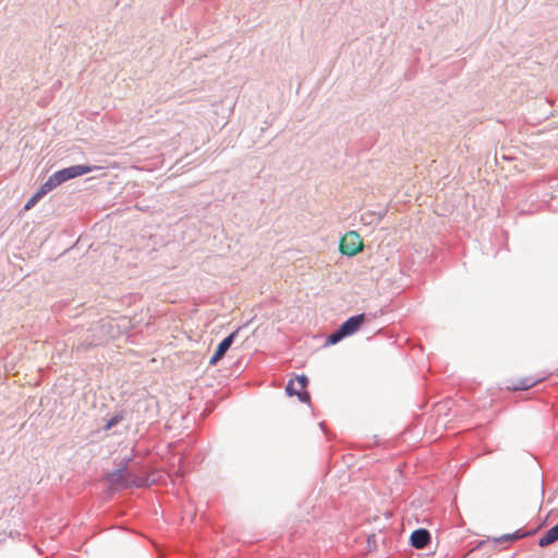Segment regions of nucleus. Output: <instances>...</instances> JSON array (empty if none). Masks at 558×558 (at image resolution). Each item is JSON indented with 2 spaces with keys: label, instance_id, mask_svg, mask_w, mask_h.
Returning <instances> with one entry per match:
<instances>
[{
  "label": "nucleus",
  "instance_id": "obj_1",
  "mask_svg": "<svg viewBox=\"0 0 558 558\" xmlns=\"http://www.w3.org/2000/svg\"><path fill=\"white\" fill-rule=\"evenodd\" d=\"M109 328L110 322L107 319H100L93 323L85 333L81 336L77 348L87 349L102 343L110 337Z\"/></svg>",
  "mask_w": 558,
  "mask_h": 558
},
{
  "label": "nucleus",
  "instance_id": "obj_2",
  "mask_svg": "<svg viewBox=\"0 0 558 558\" xmlns=\"http://www.w3.org/2000/svg\"><path fill=\"white\" fill-rule=\"evenodd\" d=\"M108 481L111 485L118 487L136 486L142 487L148 485L147 477L136 476L125 469H119L108 474Z\"/></svg>",
  "mask_w": 558,
  "mask_h": 558
},
{
  "label": "nucleus",
  "instance_id": "obj_3",
  "mask_svg": "<svg viewBox=\"0 0 558 558\" xmlns=\"http://www.w3.org/2000/svg\"><path fill=\"white\" fill-rule=\"evenodd\" d=\"M362 247L363 242L359 233L355 231H350L342 236L339 250L343 255L354 256L362 250Z\"/></svg>",
  "mask_w": 558,
  "mask_h": 558
},
{
  "label": "nucleus",
  "instance_id": "obj_4",
  "mask_svg": "<svg viewBox=\"0 0 558 558\" xmlns=\"http://www.w3.org/2000/svg\"><path fill=\"white\" fill-rule=\"evenodd\" d=\"M93 167L84 166V165H74L68 168H63L57 172H54L52 175L57 182L58 185H61L62 183L81 177L83 174H87L93 171Z\"/></svg>",
  "mask_w": 558,
  "mask_h": 558
},
{
  "label": "nucleus",
  "instance_id": "obj_5",
  "mask_svg": "<svg viewBox=\"0 0 558 558\" xmlns=\"http://www.w3.org/2000/svg\"><path fill=\"white\" fill-rule=\"evenodd\" d=\"M93 167L84 166V165H74L68 168H63L57 172H54L52 175L57 182L58 185H61L62 183L81 177L83 174H87L93 171Z\"/></svg>",
  "mask_w": 558,
  "mask_h": 558
},
{
  "label": "nucleus",
  "instance_id": "obj_6",
  "mask_svg": "<svg viewBox=\"0 0 558 558\" xmlns=\"http://www.w3.org/2000/svg\"><path fill=\"white\" fill-rule=\"evenodd\" d=\"M307 385L308 378L305 375H299L288 383L286 391L289 396H298L301 402H310V393L305 391Z\"/></svg>",
  "mask_w": 558,
  "mask_h": 558
},
{
  "label": "nucleus",
  "instance_id": "obj_7",
  "mask_svg": "<svg viewBox=\"0 0 558 558\" xmlns=\"http://www.w3.org/2000/svg\"><path fill=\"white\" fill-rule=\"evenodd\" d=\"M542 379L534 377L524 378H509L506 380L505 386L508 390H526L535 386Z\"/></svg>",
  "mask_w": 558,
  "mask_h": 558
},
{
  "label": "nucleus",
  "instance_id": "obj_8",
  "mask_svg": "<svg viewBox=\"0 0 558 558\" xmlns=\"http://www.w3.org/2000/svg\"><path fill=\"white\" fill-rule=\"evenodd\" d=\"M238 335V331H233L231 332L229 336H227L217 347L214 355L211 356L210 361H209V364L210 365H216L218 363V361H220L225 354L227 353V351L230 349V347L232 345V343L234 342V339Z\"/></svg>",
  "mask_w": 558,
  "mask_h": 558
},
{
  "label": "nucleus",
  "instance_id": "obj_9",
  "mask_svg": "<svg viewBox=\"0 0 558 558\" xmlns=\"http://www.w3.org/2000/svg\"><path fill=\"white\" fill-rule=\"evenodd\" d=\"M366 315L365 314H359L355 316H352L348 318L345 322H343L339 327L341 328V332H344L347 337L353 335L356 332L362 324L365 322Z\"/></svg>",
  "mask_w": 558,
  "mask_h": 558
},
{
  "label": "nucleus",
  "instance_id": "obj_10",
  "mask_svg": "<svg viewBox=\"0 0 558 558\" xmlns=\"http://www.w3.org/2000/svg\"><path fill=\"white\" fill-rule=\"evenodd\" d=\"M430 543V533L426 529H417L410 536V544L416 549H423Z\"/></svg>",
  "mask_w": 558,
  "mask_h": 558
},
{
  "label": "nucleus",
  "instance_id": "obj_11",
  "mask_svg": "<svg viewBox=\"0 0 558 558\" xmlns=\"http://www.w3.org/2000/svg\"><path fill=\"white\" fill-rule=\"evenodd\" d=\"M558 541V523L549 529L541 538L538 542V545L541 547H546L554 542Z\"/></svg>",
  "mask_w": 558,
  "mask_h": 558
},
{
  "label": "nucleus",
  "instance_id": "obj_12",
  "mask_svg": "<svg viewBox=\"0 0 558 558\" xmlns=\"http://www.w3.org/2000/svg\"><path fill=\"white\" fill-rule=\"evenodd\" d=\"M59 186L53 178V175H50L49 179L41 184V186L38 189V191L35 193L36 196L41 199L46 194H48L50 191Z\"/></svg>",
  "mask_w": 558,
  "mask_h": 558
},
{
  "label": "nucleus",
  "instance_id": "obj_13",
  "mask_svg": "<svg viewBox=\"0 0 558 558\" xmlns=\"http://www.w3.org/2000/svg\"><path fill=\"white\" fill-rule=\"evenodd\" d=\"M59 186L53 178V175H50L49 179L41 184V186L38 189V191L35 193L36 196L41 199L46 194H48L50 191Z\"/></svg>",
  "mask_w": 558,
  "mask_h": 558
},
{
  "label": "nucleus",
  "instance_id": "obj_14",
  "mask_svg": "<svg viewBox=\"0 0 558 558\" xmlns=\"http://www.w3.org/2000/svg\"><path fill=\"white\" fill-rule=\"evenodd\" d=\"M59 186L53 178V175H50L49 179L41 184V186L38 189V191L35 193L36 196L41 199L46 194H48L50 191Z\"/></svg>",
  "mask_w": 558,
  "mask_h": 558
},
{
  "label": "nucleus",
  "instance_id": "obj_15",
  "mask_svg": "<svg viewBox=\"0 0 558 558\" xmlns=\"http://www.w3.org/2000/svg\"><path fill=\"white\" fill-rule=\"evenodd\" d=\"M347 336L344 335V332H341V328L339 327L338 329H336L333 332H331L328 338H327V344H336L338 343L339 341H341L343 338H345Z\"/></svg>",
  "mask_w": 558,
  "mask_h": 558
},
{
  "label": "nucleus",
  "instance_id": "obj_16",
  "mask_svg": "<svg viewBox=\"0 0 558 558\" xmlns=\"http://www.w3.org/2000/svg\"><path fill=\"white\" fill-rule=\"evenodd\" d=\"M123 418L124 417L122 413L113 415L105 425V429H111L113 426H117L121 421H123Z\"/></svg>",
  "mask_w": 558,
  "mask_h": 558
},
{
  "label": "nucleus",
  "instance_id": "obj_17",
  "mask_svg": "<svg viewBox=\"0 0 558 558\" xmlns=\"http://www.w3.org/2000/svg\"><path fill=\"white\" fill-rule=\"evenodd\" d=\"M523 536H524L523 534L513 533V534H506V535H504L501 537H496L493 541L495 543H501L504 541H515V539L521 538Z\"/></svg>",
  "mask_w": 558,
  "mask_h": 558
},
{
  "label": "nucleus",
  "instance_id": "obj_18",
  "mask_svg": "<svg viewBox=\"0 0 558 558\" xmlns=\"http://www.w3.org/2000/svg\"><path fill=\"white\" fill-rule=\"evenodd\" d=\"M40 199L34 194L24 205V210L32 209Z\"/></svg>",
  "mask_w": 558,
  "mask_h": 558
},
{
  "label": "nucleus",
  "instance_id": "obj_19",
  "mask_svg": "<svg viewBox=\"0 0 558 558\" xmlns=\"http://www.w3.org/2000/svg\"><path fill=\"white\" fill-rule=\"evenodd\" d=\"M481 549L480 548H473L470 550L466 555V558H478L480 557Z\"/></svg>",
  "mask_w": 558,
  "mask_h": 558
}]
</instances>
